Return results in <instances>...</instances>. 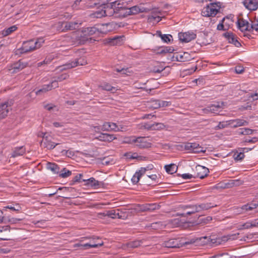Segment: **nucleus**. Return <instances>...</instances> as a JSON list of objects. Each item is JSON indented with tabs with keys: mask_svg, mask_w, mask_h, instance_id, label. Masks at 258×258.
I'll return each instance as SVG.
<instances>
[{
	"mask_svg": "<svg viewBox=\"0 0 258 258\" xmlns=\"http://www.w3.org/2000/svg\"><path fill=\"white\" fill-rule=\"evenodd\" d=\"M7 221L11 224H16L18 223L19 221H21L22 219L20 218H10L8 217L5 218Z\"/></svg>",
	"mask_w": 258,
	"mask_h": 258,
	"instance_id": "5fc2aeb1",
	"label": "nucleus"
},
{
	"mask_svg": "<svg viewBox=\"0 0 258 258\" xmlns=\"http://www.w3.org/2000/svg\"><path fill=\"white\" fill-rule=\"evenodd\" d=\"M28 66V62H23L21 60L14 63L12 66V69L14 70L13 72L17 73L20 70L26 68Z\"/></svg>",
	"mask_w": 258,
	"mask_h": 258,
	"instance_id": "bb28decb",
	"label": "nucleus"
},
{
	"mask_svg": "<svg viewBox=\"0 0 258 258\" xmlns=\"http://www.w3.org/2000/svg\"><path fill=\"white\" fill-rule=\"evenodd\" d=\"M116 17L124 18L130 15L129 13V9L122 4L117 2L116 9Z\"/></svg>",
	"mask_w": 258,
	"mask_h": 258,
	"instance_id": "9d476101",
	"label": "nucleus"
},
{
	"mask_svg": "<svg viewBox=\"0 0 258 258\" xmlns=\"http://www.w3.org/2000/svg\"><path fill=\"white\" fill-rule=\"evenodd\" d=\"M159 100H154L150 102V107L154 109H157L160 108Z\"/></svg>",
	"mask_w": 258,
	"mask_h": 258,
	"instance_id": "603ef678",
	"label": "nucleus"
},
{
	"mask_svg": "<svg viewBox=\"0 0 258 258\" xmlns=\"http://www.w3.org/2000/svg\"><path fill=\"white\" fill-rule=\"evenodd\" d=\"M258 141V138L254 137L251 139H244L242 143H255Z\"/></svg>",
	"mask_w": 258,
	"mask_h": 258,
	"instance_id": "052dcab7",
	"label": "nucleus"
},
{
	"mask_svg": "<svg viewBox=\"0 0 258 258\" xmlns=\"http://www.w3.org/2000/svg\"><path fill=\"white\" fill-rule=\"evenodd\" d=\"M209 170L208 168L200 165L196 166L194 171V178H204L208 175Z\"/></svg>",
	"mask_w": 258,
	"mask_h": 258,
	"instance_id": "6e6552de",
	"label": "nucleus"
},
{
	"mask_svg": "<svg viewBox=\"0 0 258 258\" xmlns=\"http://www.w3.org/2000/svg\"><path fill=\"white\" fill-rule=\"evenodd\" d=\"M256 209V204H247L244 205L241 207L237 208L238 214H243L246 212L252 210Z\"/></svg>",
	"mask_w": 258,
	"mask_h": 258,
	"instance_id": "b1692460",
	"label": "nucleus"
},
{
	"mask_svg": "<svg viewBox=\"0 0 258 258\" xmlns=\"http://www.w3.org/2000/svg\"><path fill=\"white\" fill-rule=\"evenodd\" d=\"M158 14H161L160 11H159L158 9H153L152 12V15L148 18L149 21L150 22L154 21H157V22H160L161 20V17L159 16H157L156 15Z\"/></svg>",
	"mask_w": 258,
	"mask_h": 258,
	"instance_id": "c85d7f7f",
	"label": "nucleus"
},
{
	"mask_svg": "<svg viewBox=\"0 0 258 258\" xmlns=\"http://www.w3.org/2000/svg\"><path fill=\"white\" fill-rule=\"evenodd\" d=\"M123 36H115L112 38H109L107 39V43L111 45H120L123 40Z\"/></svg>",
	"mask_w": 258,
	"mask_h": 258,
	"instance_id": "2f4dec72",
	"label": "nucleus"
},
{
	"mask_svg": "<svg viewBox=\"0 0 258 258\" xmlns=\"http://www.w3.org/2000/svg\"><path fill=\"white\" fill-rule=\"evenodd\" d=\"M228 42L233 44L236 47H239L241 46V43L237 40L235 35L232 32H226L223 34Z\"/></svg>",
	"mask_w": 258,
	"mask_h": 258,
	"instance_id": "dca6fc26",
	"label": "nucleus"
},
{
	"mask_svg": "<svg viewBox=\"0 0 258 258\" xmlns=\"http://www.w3.org/2000/svg\"><path fill=\"white\" fill-rule=\"evenodd\" d=\"M2 111L1 115L3 117L7 116L9 112L8 102H5L0 104V112Z\"/></svg>",
	"mask_w": 258,
	"mask_h": 258,
	"instance_id": "f704fd0d",
	"label": "nucleus"
},
{
	"mask_svg": "<svg viewBox=\"0 0 258 258\" xmlns=\"http://www.w3.org/2000/svg\"><path fill=\"white\" fill-rule=\"evenodd\" d=\"M140 175H139L136 172L135 173V174H134V175L133 176L132 178V181L133 182V183L134 184H137L140 179Z\"/></svg>",
	"mask_w": 258,
	"mask_h": 258,
	"instance_id": "680f3d73",
	"label": "nucleus"
},
{
	"mask_svg": "<svg viewBox=\"0 0 258 258\" xmlns=\"http://www.w3.org/2000/svg\"><path fill=\"white\" fill-rule=\"evenodd\" d=\"M11 239L10 227L9 226L0 229V240H8Z\"/></svg>",
	"mask_w": 258,
	"mask_h": 258,
	"instance_id": "a211bd4d",
	"label": "nucleus"
},
{
	"mask_svg": "<svg viewBox=\"0 0 258 258\" xmlns=\"http://www.w3.org/2000/svg\"><path fill=\"white\" fill-rule=\"evenodd\" d=\"M211 238L208 236H203L192 238L185 242V244L196 243V245H206L210 243Z\"/></svg>",
	"mask_w": 258,
	"mask_h": 258,
	"instance_id": "1a4fd4ad",
	"label": "nucleus"
},
{
	"mask_svg": "<svg viewBox=\"0 0 258 258\" xmlns=\"http://www.w3.org/2000/svg\"><path fill=\"white\" fill-rule=\"evenodd\" d=\"M162 224L161 222H155V223H152L150 225V227L152 229H157L161 228V227H162Z\"/></svg>",
	"mask_w": 258,
	"mask_h": 258,
	"instance_id": "4d7b16f0",
	"label": "nucleus"
},
{
	"mask_svg": "<svg viewBox=\"0 0 258 258\" xmlns=\"http://www.w3.org/2000/svg\"><path fill=\"white\" fill-rule=\"evenodd\" d=\"M72 174V171L67 169L66 168H63L59 173V176L62 178H66L70 176Z\"/></svg>",
	"mask_w": 258,
	"mask_h": 258,
	"instance_id": "c03bdc74",
	"label": "nucleus"
},
{
	"mask_svg": "<svg viewBox=\"0 0 258 258\" xmlns=\"http://www.w3.org/2000/svg\"><path fill=\"white\" fill-rule=\"evenodd\" d=\"M241 181L239 180H230L227 182L219 183L215 185V188H229L234 186H238L241 184Z\"/></svg>",
	"mask_w": 258,
	"mask_h": 258,
	"instance_id": "9b49d317",
	"label": "nucleus"
},
{
	"mask_svg": "<svg viewBox=\"0 0 258 258\" xmlns=\"http://www.w3.org/2000/svg\"><path fill=\"white\" fill-rule=\"evenodd\" d=\"M228 124L227 122L221 121L219 123L218 125L215 126V129L216 130L223 129L227 126Z\"/></svg>",
	"mask_w": 258,
	"mask_h": 258,
	"instance_id": "6e6d98bb",
	"label": "nucleus"
},
{
	"mask_svg": "<svg viewBox=\"0 0 258 258\" xmlns=\"http://www.w3.org/2000/svg\"><path fill=\"white\" fill-rule=\"evenodd\" d=\"M44 42V40L43 38H39L35 41L33 39H31L24 42L22 46L18 51L20 53H27L40 48Z\"/></svg>",
	"mask_w": 258,
	"mask_h": 258,
	"instance_id": "f03ea898",
	"label": "nucleus"
},
{
	"mask_svg": "<svg viewBox=\"0 0 258 258\" xmlns=\"http://www.w3.org/2000/svg\"><path fill=\"white\" fill-rule=\"evenodd\" d=\"M201 206V208L202 211L207 210L212 208L215 207L217 206V205H212L211 203H201L200 204Z\"/></svg>",
	"mask_w": 258,
	"mask_h": 258,
	"instance_id": "49530a36",
	"label": "nucleus"
},
{
	"mask_svg": "<svg viewBox=\"0 0 258 258\" xmlns=\"http://www.w3.org/2000/svg\"><path fill=\"white\" fill-rule=\"evenodd\" d=\"M86 31H87L85 28H83L81 31L78 32L75 38L67 36V40H72V45L84 44L90 39L89 35L87 33L85 32Z\"/></svg>",
	"mask_w": 258,
	"mask_h": 258,
	"instance_id": "20e7f679",
	"label": "nucleus"
},
{
	"mask_svg": "<svg viewBox=\"0 0 258 258\" xmlns=\"http://www.w3.org/2000/svg\"><path fill=\"white\" fill-rule=\"evenodd\" d=\"M117 124L114 122H105L102 126L101 130L103 131L116 132Z\"/></svg>",
	"mask_w": 258,
	"mask_h": 258,
	"instance_id": "393cba45",
	"label": "nucleus"
},
{
	"mask_svg": "<svg viewBox=\"0 0 258 258\" xmlns=\"http://www.w3.org/2000/svg\"><path fill=\"white\" fill-rule=\"evenodd\" d=\"M181 208L183 210H186L187 209H193V211H189L186 212V214L187 215H191L196 213L202 211L200 204L181 206Z\"/></svg>",
	"mask_w": 258,
	"mask_h": 258,
	"instance_id": "aec40b11",
	"label": "nucleus"
},
{
	"mask_svg": "<svg viewBox=\"0 0 258 258\" xmlns=\"http://www.w3.org/2000/svg\"><path fill=\"white\" fill-rule=\"evenodd\" d=\"M248 24V22L243 19H238L237 22V26L242 32L243 31L245 26Z\"/></svg>",
	"mask_w": 258,
	"mask_h": 258,
	"instance_id": "a19ab883",
	"label": "nucleus"
},
{
	"mask_svg": "<svg viewBox=\"0 0 258 258\" xmlns=\"http://www.w3.org/2000/svg\"><path fill=\"white\" fill-rule=\"evenodd\" d=\"M147 204H145L143 205L138 204L135 205L131 209V210L132 213L135 214L147 211Z\"/></svg>",
	"mask_w": 258,
	"mask_h": 258,
	"instance_id": "a878e982",
	"label": "nucleus"
},
{
	"mask_svg": "<svg viewBox=\"0 0 258 258\" xmlns=\"http://www.w3.org/2000/svg\"><path fill=\"white\" fill-rule=\"evenodd\" d=\"M174 49L171 46L161 47L159 48V54H163L166 53H172Z\"/></svg>",
	"mask_w": 258,
	"mask_h": 258,
	"instance_id": "ea45409f",
	"label": "nucleus"
},
{
	"mask_svg": "<svg viewBox=\"0 0 258 258\" xmlns=\"http://www.w3.org/2000/svg\"><path fill=\"white\" fill-rule=\"evenodd\" d=\"M235 71L236 74H240L244 72V69L242 67L237 66L235 68Z\"/></svg>",
	"mask_w": 258,
	"mask_h": 258,
	"instance_id": "774afa93",
	"label": "nucleus"
},
{
	"mask_svg": "<svg viewBox=\"0 0 258 258\" xmlns=\"http://www.w3.org/2000/svg\"><path fill=\"white\" fill-rule=\"evenodd\" d=\"M127 130V126L122 124H117L116 132H124Z\"/></svg>",
	"mask_w": 258,
	"mask_h": 258,
	"instance_id": "bf43d9fd",
	"label": "nucleus"
},
{
	"mask_svg": "<svg viewBox=\"0 0 258 258\" xmlns=\"http://www.w3.org/2000/svg\"><path fill=\"white\" fill-rule=\"evenodd\" d=\"M106 215L107 217H110L112 219H115L116 217L120 218V216H119V213H116L115 210L107 211Z\"/></svg>",
	"mask_w": 258,
	"mask_h": 258,
	"instance_id": "37998d69",
	"label": "nucleus"
},
{
	"mask_svg": "<svg viewBox=\"0 0 258 258\" xmlns=\"http://www.w3.org/2000/svg\"><path fill=\"white\" fill-rule=\"evenodd\" d=\"M83 176L82 174H78L77 175L75 176V177L73 178V179L71 181V184L73 185L75 182H84L83 181V179L82 178V177Z\"/></svg>",
	"mask_w": 258,
	"mask_h": 258,
	"instance_id": "8fccbe9b",
	"label": "nucleus"
},
{
	"mask_svg": "<svg viewBox=\"0 0 258 258\" xmlns=\"http://www.w3.org/2000/svg\"><path fill=\"white\" fill-rule=\"evenodd\" d=\"M172 38V36L171 35H167V34H163V36H162L161 39L165 42L168 43L170 41V38Z\"/></svg>",
	"mask_w": 258,
	"mask_h": 258,
	"instance_id": "e2e57ef3",
	"label": "nucleus"
},
{
	"mask_svg": "<svg viewBox=\"0 0 258 258\" xmlns=\"http://www.w3.org/2000/svg\"><path fill=\"white\" fill-rule=\"evenodd\" d=\"M81 23H79L76 21H71L63 22L62 24L63 27L62 31L74 30L79 27Z\"/></svg>",
	"mask_w": 258,
	"mask_h": 258,
	"instance_id": "6ab92c4d",
	"label": "nucleus"
},
{
	"mask_svg": "<svg viewBox=\"0 0 258 258\" xmlns=\"http://www.w3.org/2000/svg\"><path fill=\"white\" fill-rule=\"evenodd\" d=\"M87 63L86 60L82 57L76 59L75 61L67 63L62 66H59L58 69L60 71H64L67 69H70L75 68L78 66H83Z\"/></svg>",
	"mask_w": 258,
	"mask_h": 258,
	"instance_id": "0eeeda50",
	"label": "nucleus"
},
{
	"mask_svg": "<svg viewBox=\"0 0 258 258\" xmlns=\"http://www.w3.org/2000/svg\"><path fill=\"white\" fill-rule=\"evenodd\" d=\"M43 134V140L40 142V146L42 148H46L48 150L54 149L56 146L59 145V143H55L51 141L52 137L50 135L47 133H42Z\"/></svg>",
	"mask_w": 258,
	"mask_h": 258,
	"instance_id": "423d86ee",
	"label": "nucleus"
},
{
	"mask_svg": "<svg viewBox=\"0 0 258 258\" xmlns=\"http://www.w3.org/2000/svg\"><path fill=\"white\" fill-rule=\"evenodd\" d=\"M25 152V149L23 146L15 148L13 152L11 157L15 158L18 156L23 155Z\"/></svg>",
	"mask_w": 258,
	"mask_h": 258,
	"instance_id": "473e14b6",
	"label": "nucleus"
},
{
	"mask_svg": "<svg viewBox=\"0 0 258 258\" xmlns=\"http://www.w3.org/2000/svg\"><path fill=\"white\" fill-rule=\"evenodd\" d=\"M221 3H211L205 7L202 11L204 17H214L219 12L221 8Z\"/></svg>",
	"mask_w": 258,
	"mask_h": 258,
	"instance_id": "7ed1b4c3",
	"label": "nucleus"
},
{
	"mask_svg": "<svg viewBox=\"0 0 258 258\" xmlns=\"http://www.w3.org/2000/svg\"><path fill=\"white\" fill-rule=\"evenodd\" d=\"M166 171L169 174H173L176 172L177 167L174 164L166 165L164 167Z\"/></svg>",
	"mask_w": 258,
	"mask_h": 258,
	"instance_id": "58836bf2",
	"label": "nucleus"
},
{
	"mask_svg": "<svg viewBox=\"0 0 258 258\" xmlns=\"http://www.w3.org/2000/svg\"><path fill=\"white\" fill-rule=\"evenodd\" d=\"M212 220V218L211 216H208L206 218H203L202 216H199L198 219L196 221L194 222L193 223L196 225L200 224H207Z\"/></svg>",
	"mask_w": 258,
	"mask_h": 258,
	"instance_id": "c9c22d12",
	"label": "nucleus"
},
{
	"mask_svg": "<svg viewBox=\"0 0 258 258\" xmlns=\"http://www.w3.org/2000/svg\"><path fill=\"white\" fill-rule=\"evenodd\" d=\"M50 85H47L44 86L41 89H39L36 91L35 93L37 95H40L42 93H46L49 90H50Z\"/></svg>",
	"mask_w": 258,
	"mask_h": 258,
	"instance_id": "de8ad7c7",
	"label": "nucleus"
},
{
	"mask_svg": "<svg viewBox=\"0 0 258 258\" xmlns=\"http://www.w3.org/2000/svg\"><path fill=\"white\" fill-rule=\"evenodd\" d=\"M127 142L135 144V146L140 149L149 148L152 145L148 138L146 137H132Z\"/></svg>",
	"mask_w": 258,
	"mask_h": 258,
	"instance_id": "39448f33",
	"label": "nucleus"
},
{
	"mask_svg": "<svg viewBox=\"0 0 258 258\" xmlns=\"http://www.w3.org/2000/svg\"><path fill=\"white\" fill-rule=\"evenodd\" d=\"M231 124H233V127H238L243 125H248V122L245 120L237 119L235 120H231Z\"/></svg>",
	"mask_w": 258,
	"mask_h": 258,
	"instance_id": "e433bc0d",
	"label": "nucleus"
},
{
	"mask_svg": "<svg viewBox=\"0 0 258 258\" xmlns=\"http://www.w3.org/2000/svg\"><path fill=\"white\" fill-rule=\"evenodd\" d=\"M96 139L101 141L110 142L117 138L114 135L101 133L96 137Z\"/></svg>",
	"mask_w": 258,
	"mask_h": 258,
	"instance_id": "5701e85b",
	"label": "nucleus"
},
{
	"mask_svg": "<svg viewBox=\"0 0 258 258\" xmlns=\"http://www.w3.org/2000/svg\"><path fill=\"white\" fill-rule=\"evenodd\" d=\"M159 102L160 103V107L169 106L171 104L170 102L160 100H159Z\"/></svg>",
	"mask_w": 258,
	"mask_h": 258,
	"instance_id": "0e129e2a",
	"label": "nucleus"
},
{
	"mask_svg": "<svg viewBox=\"0 0 258 258\" xmlns=\"http://www.w3.org/2000/svg\"><path fill=\"white\" fill-rule=\"evenodd\" d=\"M83 181L86 182L85 185L88 186L97 188L100 185V183L93 177H91L88 179H83Z\"/></svg>",
	"mask_w": 258,
	"mask_h": 258,
	"instance_id": "cd10ccee",
	"label": "nucleus"
},
{
	"mask_svg": "<svg viewBox=\"0 0 258 258\" xmlns=\"http://www.w3.org/2000/svg\"><path fill=\"white\" fill-rule=\"evenodd\" d=\"M49 85L51 89L52 88H55L58 87V81L56 80V79H54V80L52 81L51 83Z\"/></svg>",
	"mask_w": 258,
	"mask_h": 258,
	"instance_id": "338daca9",
	"label": "nucleus"
},
{
	"mask_svg": "<svg viewBox=\"0 0 258 258\" xmlns=\"http://www.w3.org/2000/svg\"><path fill=\"white\" fill-rule=\"evenodd\" d=\"M98 33L100 34H107L112 30L113 24L111 23H105L98 24Z\"/></svg>",
	"mask_w": 258,
	"mask_h": 258,
	"instance_id": "412c9836",
	"label": "nucleus"
},
{
	"mask_svg": "<svg viewBox=\"0 0 258 258\" xmlns=\"http://www.w3.org/2000/svg\"><path fill=\"white\" fill-rule=\"evenodd\" d=\"M85 29L87 31L85 32L87 33L89 35V36H91L94 34H99L98 33V28L97 25L91 27H87L85 28Z\"/></svg>",
	"mask_w": 258,
	"mask_h": 258,
	"instance_id": "4c0bfd02",
	"label": "nucleus"
},
{
	"mask_svg": "<svg viewBox=\"0 0 258 258\" xmlns=\"http://www.w3.org/2000/svg\"><path fill=\"white\" fill-rule=\"evenodd\" d=\"M240 130L241 131L239 132V134L244 135H251L253 132L255 131V130H251L248 128H241Z\"/></svg>",
	"mask_w": 258,
	"mask_h": 258,
	"instance_id": "09e8293b",
	"label": "nucleus"
},
{
	"mask_svg": "<svg viewBox=\"0 0 258 258\" xmlns=\"http://www.w3.org/2000/svg\"><path fill=\"white\" fill-rule=\"evenodd\" d=\"M243 4L247 9L250 11H255L258 8L257 0H244Z\"/></svg>",
	"mask_w": 258,
	"mask_h": 258,
	"instance_id": "4be33fe9",
	"label": "nucleus"
},
{
	"mask_svg": "<svg viewBox=\"0 0 258 258\" xmlns=\"http://www.w3.org/2000/svg\"><path fill=\"white\" fill-rule=\"evenodd\" d=\"M251 222H246L241 225V227L239 228V230L244 229H248L251 228Z\"/></svg>",
	"mask_w": 258,
	"mask_h": 258,
	"instance_id": "69168bd1",
	"label": "nucleus"
},
{
	"mask_svg": "<svg viewBox=\"0 0 258 258\" xmlns=\"http://www.w3.org/2000/svg\"><path fill=\"white\" fill-rule=\"evenodd\" d=\"M145 239L136 240L135 241H130L126 243V245L128 248H137L144 244Z\"/></svg>",
	"mask_w": 258,
	"mask_h": 258,
	"instance_id": "c756f323",
	"label": "nucleus"
},
{
	"mask_svg": "<svg viewBox=\"0 0 258 258\" xmlns=\"http://www.w3.org/2000/svg\"><path fill=\"white\" fill-rule=\"evenodd\" d=\"M233 157L235 160H241L244 158V154L240 151L239 153H235Z\"/></svg>",
	"mask_w": 258,
	"mask_h": 258,
	"instance_id": "864d4df0",
	"label": "nucleus"
},
{
	"mask_svg": "<svg viewBox=\"0 0 258 258\" xmlns=\"http://www.w3.org/2000/svg\"><path fill=\"white\" fill-rule=\"evenodd\" d=\"M129 9V13H130V15H135L137 14L140 12L143 13V12H149L150 11L152 10V9L151 8H145L142 6H133L131 8H128Z\"/></svg>",
	"mask_w": 258,
	"mask_h": 258,
	"instance_id": "f3484780",
	"label": "nucleus"
},
{
	"mask_svg": "<svg viewBox=\"0 0 258 258\" xmlns=\"http://www.w3.org/2000/svg\"><path fill=\"white\" fill-rule=\"evenodd\" d=\"M251 28H254V29L258 32V19H255L251 21Z\"/></svg>",
	"mask_w": 258,
	"mask_h": 258,
	"instance_id": "13d9d810",
	"label": "nucleus"
},
{
	"mask_svg": "<svg viewBox=\"0 0 258 258\" xmlns=\"http://www.w3.org/2000/svg\"><path fill=\"white\" fill-rule=\"evenodd\" d=\"M160 207V205L156 203L147 204V211L152 212L155 210L159 209Z\"/></svg>",
	"mask_w": 258,
	"mask_h": 258,
	"instance_id": "a18cd8bd",
	"label": "nucleus"
},
{
	"mask_svg": "<svg viewBox=\"0 0 258 258\" xmlns=\"http://www.w3.org/2000/svg\"><path fill=\"white\" fill-rule=\"evenodd\" d=\"M163 245L166 247L168 248H174V247H179V243L178 241L176 239H170L168 240L165 241Z\"/></svg>",
	"mask_w": 258,
	"mask_h": 258,
	"instance_id": "7c9ffc66",
	"label": "nucleus"
},
{
	"mask_svg": "<svg viewBox=\"0 0 258 258\" xmlns=\"http://www.w3.org/2000/svg\"><path fill=\"white\" fill-rule=\"evenodd\" d=\"M83 240H81L80 242L76 243L74 245V247H80L81 249H87L92 247H97L98 246H102L103 243L102 242L101 243H82Z\"/></svg>",
	"mask_w": 258,
	"mask_h": 258,
	"instance_id": "4468645a",
	"label": "nucleus"
},
{
	"mask_svg": "<svg viewBox=\"0 0 258 258\" xmlns=\"http://www.w3.org/2000/svg\"><path fill=\"white\" fill-rule=\"evenodd\" d=\"M116 5L117 1H115L112 3H107L106 4H103V9L101 11H97L95 12L93 15L95 17L101 18L104 16H112L115 15V17H116Z\"/></svg>",
	"mask_w": 258,
	"mask_h": 258,
	"instance_id": "f257e3e1",
	"label": "nucleus"
},
{
	"mask_svg": "<svg viewBox=\"0 0 258 258\" xmlns=\"http://www.w3.org/2000/svg\"><path fill=\"white\" fill-rule=\"evenodd\" d=\"M196 34L192 32H187L184 33H179L178 37L179 40L182 42H188L192 40L196 39Z\"/></svg>",
	"mask_w": 258,
	"mask_h": 258,
	"instance_id": "ddd939ff",
	"label": "nucleus"
},
{
	"mask_svg": "<svg viewBox=\"0 0 258 258\" xmlns=\"http://www.w3.org/2000/svg\"><path fill=\"white\" fill-rule=\"evenodd\" d=\"M17 29V27L15 25H13L5 30H4L3 32V35L5 36H8L12 32L16 31Z\"/></svg>",
	"mask_w": 258,
	"mask_h": 258,
	"instance_id": "79ce46f5",
	"label": "nucleus"
},
{
	"mask_svg": "<svg viewBox=\"0 0 258 258\" xmlns=\"http://www.w3.org/2000/svg\"><path fill=\"white\" fill-rule=\"evenodd\" d=\"M46 167L48 169L52 171L54 173H58L59 172V167L56 163L47 162Z\"/></svg>",
	"mask_w": 258,
	"mask_h": 258,
	"instance_id": "72a5a7b5",
	"label": "nucleus"
},
{
	"mask_svg": "<svg viewBox=\"0 0 258 258\" xmlns=\"http://www.w3.org/2000/svg\"><path fill=\"white\" fill-rule=\"evenodd\" d=\"M69 77V75L68 74L64 73L57 77H54L53 79H56L58 82H61L68 78Z\"/></svg>",
	"mask_w": 258,
	"mask_h": 258,
	"instance_id": "3c124183",
	"label": "nucleus"
},
{
	"mask_svg": "<svg viewBox=\"0 0 258 258\" xmlns=\"http://www.w3.org/2000/svg\"><path fill=\"white\" fill-rule=\"evenodd\" d=\"M224 102H217L216 104H212L207 106L205 109V112H211L215 114H218L219 110L223 108Z\"/></svg>",
	"mask_w": 258,
	"mask_h": 258,
	"instance_id": "2eb2a0df",
	"label": "nucleus"
},
{
	"mask_svg": "<svg viewBox=\"0 0 258 258\" xmlns=\"http://www.w3.org/2000/svg\"><path fill=\"white\" fill-rule=\"evenodd\" d=\"M193 59L194 57H192L189 53L184 52L183 53H177L175 56L173 55L172 58V61L184 62Z\"/></svg>",
	"mask_w": 258,
	"mask_h": 258,
	"instance_id": "f8f14e48",
	"label": "nucleus"
}]
</instances>
